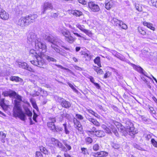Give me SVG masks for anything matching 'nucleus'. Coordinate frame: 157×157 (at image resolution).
I'll return each instance as SVG.
<instances>
[{
	"label": "nucleus",
	"mask_w": 157,
	"mask_h": 157,
	"mask_svg": "<svg viewBox=\"0 0 157 157\" xmlns=\"http://www.w3.org/2000/svg\"><path fill=\"white\" fill-rule=\"evenodd\" d=\"M117 123V122L116 121H113L112 122V124H109V126L111 129L112 131L115 135L117 137H118L119 135L116 128L117 127L116 123Z\"/></svg>",
	"instance_id": "nucleus-14"
},
{
	"label": "nucleus",
	"mask_w": 157,
	"mask_h": 157,
	"mask_svg": "<svg viewBox=\"0 0 157 157\" xmlns=\"http://www.w3.org/2000/svg\"><path fill=\"white\" fill-rule=\"evenodd\" d=\"M71 13L72 14L76 17H80L83 14L82 12L81 11L76 10H71Z\"/></svg>",
	"instance_id": "nucleus-23"
},
{
	"label": "nucleus",
	"mask_w": 157,
	"mask_h": 157,
	"mask_svg": "<svg viewBox=\"0 0 157 157\" xmlns=\"http://www.w3.org/2000/svg\"><path fill=\"white\" fill-rule=\"evenodd\" d=\"M51 142L54 146L59 148L62 151H66V147L58 140L54 138H52L51 140Z\"/></svg>",
	"instance_id": "nucleus-7"
},
{
	"label": "nucleus",
	"mask_w": 157,
	"mask_h": 157,
	"mask_svg": "<svg viewBox=\"0 0 157 157\" xmlns=\"http://www.w3.org/2000/svg\"><path fill=\"white\" fill-rule=\"evenodd\" d=\"M72 32L73 33V34L74 35H75V36H77L78 37H81V38L83 37L82 36H81L80 35L78 34V33L74 32V31H72Z\"/></svg>",
	"instance_id": "nucleus-63"
},
{
	"label": "nucleus",
	"mask_w": 157,
	"mask_h": 157,
	"mask_svg": "<svg viewBox=\"0 0 157 157\" xmlns=\"http://www.w3.org/2000/svg\"><path fill=\"white\" fill-rule=\"evenodd\" d=\"M82 153L85 155L88 154V150L86 148L82 147L81 148Z\"/></svg>",
	"instance_id": "nucleus-45"
},
{
	"label": "nucleus",
	"mask_w": 157,
	"mask_h": 157,
	"mask_svg": "<svg viewBox=\"0 0 157 157\" xmlns=\"http://www.w3.org/2000/svg\"><path fill=\"white\" fill-rule=\"evenodd\" d=\"M53 44L54 45V46H55L56 45L58 47H61L67 50H70L68 48L64 46L65 43L59 39L57 38L55 39L53 44Z\"/></svg>",
	"instance_id": "nucleus-10"
},
{
	"label": "nucleus",
	"mask_w": 157,
	"mask_h": 157,
	"mask_svg": "<svg viewBox=\"0 0 157 157\" xmlns=\"http://www.w3.org/2000/svg\"><path fill=\"white\" fill-rule=\"evenodd\" d=\"M94 62L100 67H101L100 63V58L99 57H97L94 60Z\"/></svg>",
	"instance_id": "nucleus-28"
},
{
	"label": "nucleus",
	"mask_w": 157,
	"mask_h": 157,
	"mask_svg": "<svg viewBox=\"0 0 157 157\" xmlns=\"http://www.w3.org/2000/svg\"><path fill=\"white\" fill-rule=\"evenodd\" d=\"M40 151L43 152L44 154H48V151L45 147L42 146H40Z\"/></svg>",
	"instance_id": "nucleus-33"
},
{
	"label": "nucleus",
	"mask_w": 157,
	"mask_h": 157,
	"mask_svg": "<svg viewBox=\"0 0 157 157\" xmlns=\"http://www.w3.org/2000/svg\"><path fill=\"white\" fill-rule=\"evenodd\" d=\"M61 116L63 118H65L68 119H69L71 118L70 115L67 113H63L62 114Z\"/></svg>",
	"instance_id": "nucleus-46"
},
{
	"label": "nucleus",
	"mask_w": 157,
	"mask_h": 157,
	"mask_svg": "<svg viewBox=\"0 0 157 157\" xmlns=\"http://www.w3.org/2000/svg\"><path fill=\"white\" fill-rule=\"evenodd\" d=\"M105 132L108 133L110 134L112 133V132L111 131V130H110V129L109 128H105Z\"/></svg>",
	"instance_id": "nucleus-60"
},
{
	"label": "nucleus",
	"mask_w": 157,
	"mask_h": 157,
	"mask_svg": "<svg viewBox=\"0 0 157 157\" xmlns=\"http://www.w3.org/2000/svg\"><path fill=\"white\" fill-rule=\"evenodd\" d=\"M116 57L124 61L125 59V58L124 56L121 55L120 53L118 52V53L115 56Z\"/></svg>",
	"instance_id": "nucleus-43"
},
{
	"label": "nucleus",
	"mask_w": 157,
	"mask_h": 157,
	"mask_svg": "<svg viewBox=\"0 0 157 157\" xmlns=\"http://www.w3.org/2000/svg\"><path fill=\"white\" fill-rule=\"evenodd\" d=\"M99 148V145L97 144H96L94 145L93 147V150L94 151H98Z\"/></svg>",
	"instance_id": "nucleus-47"
},
{
	"label": "nucleus",
	"mask_w": 157,
	"mask_h": 157,
	"mask_svg": "<svg viewBox=\"0 0 157 157\" xmlns=\"http://www.w3.org/2000/svg\"><path fill=\"white\" fill-rule=\"evenodd\" d=\"M42 9L41 14H44L46 13L47 10H52L53 6L52 4L48 1L45 2L42 6Z\"/></svg>",
	"instance_id": "nucleus-9"
},
{
	"label": "nucleus",
	"mask_w": 157,
	"mask_h": 157,
	"mask_svg": "<svg viewBox=\"0 0 157 157\" xmlns=\"http://www.w3.org/2000/svg\"><path fill=\"white\" fill-rule=\"evenodd\" d=\"M78 1L79 3L83 5H85L86 3V2L85 0H78Z\"/></svg>",
	"instance_id": "nucleus-58"
},
{
	"label": "nucleus",
	"mask_w": 157,
	"mask_h": 157,
	"mask_svg": "<svg viewBox=\"0 0 157 157\" xmlns=\"http://www.w3.org/2000/svg\"><path fill=\"white\" fill-rule=\"evenodd\" d=\"M45 58L49 62L52 61L55 62H56V60L54 58L48 56H46Z\"/></svg>",
	"instance_id": "nucleus-37"
},
{
	"label": "nucleus",
	"mask_w": 157,
	"mask_h": 157,
	"mask_svg": "<svg viewBox=\"0 0 157 157\" xmlns=\"http://www.w3.org/2000/svg\"><path fill=\"white\" fill-rule=\"evenodd\" d=\"M38 115L36 113H34L33 117V120L36 122H37V121L36 120V118L37 117Z\"/></svg>",
	"instance_id": "nucleus-59"
},
{
	"label": "nucleus",
	"mask_w": 157,
	"mask_h": 157,
	"mask_svg": "<svg viewBox=\"0 0 157 157\" xmlns=\"http://www.w3.org/2000/svg\"><path fill=\"white\" fill-rule=\"evenodd\" d=\"M67 84H68V85L72 89H73V90L75 91V92H76L77 91V89L74 87V86H73V85L72 84H71L69 82H68L67 83Z\"/></svg>",
	"instance_id": "nucleus-52"
},
{
	"label": "nucleus",
	"mask_w": 157,
	"mask_h": 157,
	"mask_svg": "<svg viewBox=\"0 0 157 157\" xmlns=\"http://www.w3.org/2000/svg\"><path fill=\"white\" fill-rule=\"evenodd\" d=\"M36 157H43V155L40 152L36 151Z\"/></svg>",
	"instance_id": "nucleus-56"
},
{
	"label": "nucleus",
	"mask_w": 157,
	"mask_h": 157,
	"mask_svg": "<svg viewBox=\"0 0 157 157\" xmlns=\"http://www.w3.org/2000/svg\"><path fill=\"white\" fill-rule=\"evenodd\" d=\"M99 157H104L108 155V152L104 151H101L99 152H98Z\"/></svg>",
	"instance_id": "nucleus-35"
},
{
	"label": "nucleus",
	"mask_w": 157,
	"mask_h": 157,
	"mask_svg": "<svg viewBox=\"0 0 157 157\" xmlns=\"http://www.w3.org/2000/svg\"><path fill=\"white\" fill-rule=\"evenodd\" d=\"M58 31L65 37V40L68 42L72 43L75 40V38L71 35L70 31L64 27H59Z\"/></svg>",
	"instance_id": "nucleus-4"
},
{
	"label": "nucleus",
	"mask_w": 157,
	"mask_h": 157,
	"mask_svg": "<svg viewBox=\"0 0 157 157\" xmlns=\"http://www.w3.org/2000/svg\"><path fill=\"white\" fill-rule=\"evenodd\" d=\"M59 13L58 12L57 13H51V16L54 18H56L58 17Z\"/></svg>",
	"instance_id": "nucleus-53"
},
{
	"label": "nucleus",
	"mask_w": 157,
	"mask_h": 157,
	"mask_svg": "<svg viewBox=\"0 0 157 157\" xmlns=\"http://www.w3.org/2000/svg\"><path fill=\"white\" fill-rule=\"evenodd\" d=\"M126 127L121 126L120 129L121 132L124 134L127 133L131 136H133L134 135L137 133V131L136 129L135 128L133 127V125L130 121H127L126 123Z\"/></svg>",
	"instance_id": "nucleus-3"
},
{
	"label": "nucleus",
	"mask_w": 157,
	"mask_h": 157,
	"mask_svg": "<svg viewBox=\"0 0 157 157\" xmlns=\"http://www.w3.org/2000/svg\"><path fill=\"white\" fill-rule=\"evenodd\" d=\"M121 21L119 20L116 18L113 17L112 18L111 22L114 25L117 26L119 25L120 22Z\"/></svg>",
	"instance_id": "nucleus-24"
},
{
	"label": "nucleus",
	"mask_w": 157,
	"mask_h": 157,
	"mask_svg": "<svg viewBox=\"0 0 157 157\" xmlns=\"http://www.w3.org/2000/svg\"><path fill=\"white\" fill-rule=\"evenodd\" d=\"M74 126L79 131L81 132L82 130V127L80 122L76 118L73 119Z\"/></svg>",
	"instance_id": "nucleus-18"
},
{
	"label": "nucleus",
	"mask_w": 157,
	"mask_h": 157,
	"mask_svg": "<svg viewBox=\"0 0 157 157\" xmlns=\"http://www.w3.org/2000/svg\"><path fill=\"white\" fill-rule=\"evenodd\" d=\"M132 66L134 69L140 73L146 76V72L142 68L138 66H136L135 64H133Z\"/></svg>",
	"instance_id": "nucleus-21"
},
{
	"label": "nucleus",
	"mask_w": 157,
	"mask_h": 157,
	"mask_svg": "<svg viewBox=\"0 0 157 157\" xmlns=\"http://www.w3.org/2000/svg\"><path fill=\"white\" fill-rule=\"evenodd\" d=\"M85 141L86 144H89L92 143L93 140L90 137H87L85 139Z\"/></svg>",
	"instance_id": "nucleus-41"
},
{
	"label": "nucleus",
	"mask_w": 157,
	"mask_h": 157,
	"mask_svg": "<svg viewBox=\"0 0 157 157\" xmlns=\"http://www.w3.org/2000/svg\"><path fill=\"white\" fill-rule=\"evenodd\" d=\"M23 109L25 111L24 112L21 107L20 105L16 103L13 108V114L15 117H18L22 121H25L26 119V116L29 117L30 121V124L33 125L34 123L32 120V117L33 115L32 112L29 110L26 105L23 106Z\"/></svg>",
	"instance_id": "nucleus-2"
},
{
	"label": "nucleus",
	"mask_w": 157,
	"mask_h": 157,
	"mask_svg": "<svg viewBox=\"0 0 157 157\" xmlns=\"http://www.w3.org/2000/svg\"><path fill=\"white\" fill-rule=\"evenodd\" d=\"M21 79L19 77L15 76H12L10 78V80L13 81L18 82L20 81Z\"/></svg>",
	"instance_id": "nucleus-32"
},
{
	"label": "nucleus",
	"mask_w": 157,
	"mask_h": 157,
	"mask_svg": "<svg viewBox=\"0 0 157 157\" xmlns=\"http://www.w3.org/2000/svg\"><path fill=\"white\" fill-rule=\"evenodd\" d=\"M0 18L3 20H7L9 15L4 9L0 8Z\"/></svg>",
	"instance_id": "nucleus-17"
},
{
	"label": "nucleus",
	"mask_w": 157,
	"mask_h": 157,
	"mask_svg": "<svg viewBox=\"0 0 157 157\" xmlns=\"http://www.w3.org/2000/svg\"><path fill=\"white\" fill-rule=\"evenodd\" d=\"M135 8L136 10L138 11H142V9L141 6L140 5L135 3Z\"/></svg>",
	"instance_id": "nucleus-36"
},
{
	"label": "nucleus",
	"mask_w": 157,
	"mask_h": 157,
	"mask_svg": "<svg viewBox=\"0 0 157 157\" xmlns=\"http://www.w3.org/2000/svg\"><path fill=\"white\" fill-rule=\"evenodd\" d=\"M46 39L48 41L50 42L52 44H53L55 39L53 36H48L46 37Z\"/></svg>",
	"instance_id": "nucleus-30"
},
{
	"label": "nucleus",
	"mask_w": 157,
	"mask_h": 157,
	"mask_svg": "<svg viewBox=\"0 0 157 157\" xmlns=\"http://www.w3.org/2000/svg\"><path fill=\"white\" fill-rule=\"evenodd\" d=\"M138 31L139 33L142 35H144L146 34V32L141 27H139L138 28Z\"/></svg>",
	"instance_id": "nucleus-31"
},
{
	"label": "nucleus",
	"mask_w": 157,
	"mask_h": 157,
	"mask_svg": "<svg viewBox=\"0 0 157 157\" xmlns=\"http://www.w3.org/2000/svg\"><path fill=\"white\" fill-rule=\"evenodd\" d=\"M64 127V130L65 133L66 134H69L70 131V129L68 126H67L66 123H64L63 124Z\"/></svg>",
	"instance_id": "nucleus-25"
},
{
	"label": "nucleus",
	"mask_w": 157,
	"mask_h": 157,
	"mask_svg": "<svg viewBox=\"0 0 157 157\" xmlns=\"http://www.w3.org/2000/svg\"><path fill=\"white\" fill-rule=\"evenodd\" d=\"M63 130V128H62L58 126H56L53 132H59L62 131Z\"/></svg>",
	"instance_id": "nucleus-34"
},
{
	"label": "nucleus",
	"mask_w": 157,
	"mask_h": 157,
	"mask_svg": "<svg viewBox=\"0 0 157 157\" xmlns=\"http://www.w3.org/2000/svg\"><path fill=\"white\" fill-rule=\"evenodd\" d=\"M119 26L122 29H126L128 28L126 24L124 23L122 21L120 22Z\"/></svg>",
	"instance_id": "nucleus-38"
},
{
	"label": "nucleus",
	"mask_w": 157,
	"mask_h": 157,
	"mask_svg": "<svg viewBox=\"0 0 157 157\" xmlns=\"http://www.w3.org/2000/svg\"><path fill=\"white\" fill-rule=\"evenodd\" d=\"M28 42L32 45H35L36 50L31 49L29 51V55L35 57V59L30 61L31 63L41 68H44L46 65V63L42 58L44 53L46 51V46L40 41V39L38 38L36 35L33 32H29L27 35Z\"/></svg>",
	"instance_id": "nucleus-1"
},
{
	"label": "nucleus",
	"mask_w": 157,
	"mask_h": 157,
	"mask_svg": "<svg viewBox=\"0 0 157 157\" xmlns=\"http://www.w3.org/2000/svg\"><path fill=\"white\" fill-rule=\"evenodd\" d=\"M87 133L90 136L95 135L98 137H103L105 135V133L104 132L101 130L96 131L95 128L93 127L92 128H90V130L87 131Z\"/></svg>",
	"instance_id": "nucleus-5"
},
{
	"label": "nucleus",
	"mask_w": 157,
	"mask_h": 157,
	"mask_svg": "<svg viewBox=\"0 0 157 157\" xmlns=\"http://www.w3.org/2000/svg\"><path fill=\"white\" fill-rule=\"evenodd\" d=\"M143 24L144 26H147L148 28L154 31L155 30V28L153 26V25L149 22L146 21H144L143 22Z\"/></svg>",
	"instance_id": "nucleus-22"
},
{
	"label": "nucleus",
	"mask_w": 157,
	"mask_h": 157,
	"mask_svg": "<svg viewBox=\"0 0 157 157\" xmlns=\"http://www.w3.org/2000/svg\"><path fill=\"white\" fill-rule=\"evenodd\" d=\"M112 147L115 149H118L120 148V145L119 144L116 143H113Z\"/></svg>",
	"instance_id": "nucleus-51"
},
{
	"label": "nucleus",
	"mask_w": 157,
	"mask_h": 157,
	"mask_svg": "<svg viewBox=\"0 0 157 157\" xmlns=\"http://www.w3.org/2000/svg\"><path fill=\"white\" fill-rule=\"evenodd\" d=\"M0 135H1V139L2 142L3 143H5V138L6 137V134L1 132H0Z\"/></svg>",
	"instance_id": "nucleus-40"
},
{
	"label": "nucleus",
	"mask_w": 157,
	"mask_h": 157,
	"mask_svg": "<svg viewBox=\"0 0 157 157\" xmlns=\"http://www.w3.org/2000/svg\"><path fill=\"white\" fill-rule=\"evenodd\" d=\"M89 10L90 12H97L100 10L99 6L95 2H90L88 3Z\"/></svg>",
	"instance_id": "nucleus-8"
},
{
	"label": "nucleus",
	"mask_w": 157,
	"mask_h": 157,
	"mask_svg": "<svg viewBox=\"0 0 157 157\" xmlns=\"http://www.w3.org/2000/svg\"><path fill=\"white\" fill-rule=\"evenodd\" d=\"M148 108L150 112V113L151 114H156V112L153 107L149 106L148 107Z\"/></svg>",
	"instance_id": "nucleus-48"
},
{
	"label": "nucleus",
	"mask_w": 157,
	"mask_h": 157,
	"mask_svg": "<svg viewBox=\"0 0 157 157\" xmlns=\"http://www.w3.org/2000/svg\"><path fill=\"white\" fill-rule=\"evenodd\" d=\"M151 2L153 6L157 8V0H151Z\"/></svg>",
	"instance_id": "nucleus-55"
},
{
	"label": "nucleus",
	"mask_w": 157,
	"mask_h": 157,
	"mask_svg": "<svg viewBox=\"0 0 157 157\" xmlns=\"http://www.w3.org/2000/svg\"><path fill=\"white\" fill-rule=\"evenodd\" d=\"M88 120L90 122L96 125V126H98L100 125V123L94 119L89 118L88 119Z\"/></svg>",
	"instance_id": "nucleus-27"
},
{
	"label": "nucleus",
	"mask_w": 157,
	"mask_h": 157,
	"mask_svg": "<svg viewBox=\"0 0 157 157\" xmlns=\"http://www.w3.org/2000/svg\"><path fill=\"white\" fill-rule=\"evenodd\" d=\"M75 117V118L79 120H82L84 118L83 117L82 115L78 114H76Z\"/></svg>",
	"instance_id": "nucleus-50"
},
{
	"label": "nucleus",
	"mask_w": 157,
	"mask_h": 157,
	"mask_svg": "<svg viewBox=\"0 0 157 157\" xmlns=\"http://www.w3.org/2000/svg\"><path fill=\"white\" fill-rule=\"evenodd\" d=\"M28 25L35 21L37 17L36 14H30L25 17Z\"/></svg>",
	"instance_id": "nucleus-11"
},
{
	"label": "nucleus",
	"mask_w": 157,
	"mask_h": 157,
	"mask_svg": "<svg viewBox=\"0 0 157 157\" xmlns=\"http://www.w3.org/2000/svg\"><path fill=\"white\" fill-rule=\"evenodd\" d=\"M54 98L58 102L60 103L61 105L63 107L68 108L71 106L70 102L66 101L63 98L56 96L54 97Z\"/></svg>",
	"instance_id": "nucleus-6"
},
{
	"label": "nucleus",
	"mask_w": 157,
	"mask_h": 157,
	"mask_svg": "<svg viewBox=\"0 0 157 157\" xmlns=\"http://www.w3.org/2000/svg\"><path fill=\"white\" fill-rule=\"evenodd\" d=\"M145 138L146 140H148L151 138V135L149 134H147V135L146 136Z\"/></svg>",
	"instance_id": "nucleus-64"
},
{
	"label": "nucleus",
	"mask_w": 157,
	"mask_h": 157,
	"mask_svg": "<svg viewBox=\"0 0 157 157\" xmlns=\"http://www.w3.org/2000/svg\"><path fill=\"white\" fill-rule=\"evenodd\" d=\"M83 32L85 33L89 37H91L92 35V33L90 31L88 30L85 29V30Z\"/></svg>",
	"instance_id": "nucleus-44"
},
{
	"label": "nucleus",
	"mask_w": 157,
	"mask_h": 157,
	"mask_svg": "<svg viewBox=\"0 0 157 157\" xmlns=\"http://www.w3.org/2000/svg\"><path fill=\"white\" fill-rule=\"evenodd\" d=\"M110 75V73L109 71H107L106 72V73L105 74L104 76V78H106L108 77H109Z\"/></svg>",
	"instance_id": "nucleus-57"
},
{
	"label": "nucleus",
	"mask_w": 157,
	"mask_h": 157,
	"mask_svg": "<svg viewBox=\"0 0 157 157\" xmlns=\"http://www.w3.org/2000/svg\"><path fill=\"white\" fill-rule=\"evenodd\" d=\"M17 25L22 28H25L28 26L26 19L25 17H21L18 20Z\"/></svg>",
	"instance_id": "nucleus-15"
},
{
	"label": "nucleus",
	"mask_w": 157,
	"mask_h": 157,
	"mask_svg": "<svg viewBox=\"0 0 157 157\" xmlns=\"http://www.w3.org/2000/svg\"><path fill=\"white\" fill-rule=\"evenodd\" d=\"M151 144H152L153 145L154 147H157V142L154 139H151Z\"/></svg>",
	"instance_id": "nucleus-49"
},
{
	"label": "nucleus",
	"mask_w": 157,
	"mask_h": 157,
	"mask_svg": "<svg viewBox=\"0 0 157 157\" xmlns=\"http://www.w3.org/2000/svg\"><path fill=\"white\" fill-rule=\"evenodd\" d=\"M51 46L52 48H53L56 52L59 53V54L61 56H65L67 55L66 52L63 49H59L57 48L55 46H54V45H51Z\"/></svg>",
	"instance_id": "nucleus-19"
},
{
	"label": "nucleus",
	"mask_w": 157,
	"mask_h": 157,
	"mask_svg": "<svg viewBox=\"0 0 157 157\" xmlns=\"http://www.w3.org/2000/svg\"><path fill=\"white\" fill-rule=\"evenodd\" d=\"M108 51L112 53V54L114 56H116V55L118 53V52L114 50H110L109 49Z\"/></svg>",
	"instance_id": "nucleus-54"
},
{
	"label": "nucleus",
	"mask_w": 157,
	"mask_h": 157,
	"mask_svg": "<svg viewBox=\"0 0 157 157\" xmlns=\"http://www.w3.org/2000/svg\"><path fill=\"white\" fill-rule=\"evenodd\" d=\"M99 154L98 152L97 153H93L92 155L94 157H99Z\"/></svg>",
	"instance_id": "nucleus-62"
},
{
	"label": "nucleus",
	"mask_w": 157,
	"mask_h": 157,
	"mask_svg": "<svg viewBox=\"0 0 157 157\" xmlns=\"http://www.w3.org/2000/svg\"><path fill=\"white\" fill-rule=\"evenodd\" d=\"M15 94V92L10 89H9L2 92V95L4 96H9L10 97H12Z\"/></svg>",
	"instance_id": "nucleus-20"
},
{
	"label": "nucleus",
	"mask_w": 157,
	"mask_h": 157,
	"mask_svg": "<svg viewBox=\"0 0 157 157\" xmlns=\"http://www.w3.org/2000/svg\"><path fill=\"white\" fill-rule=\"evenodd\" d=\"M88 78L90 79V81L93 83L94 82V78L91 76H90Z\"/></svg>",
	"instance_id": "nucleus-61"
},
{
	"label": "nucleus",
	"mask_w": 157,
	"mask_h": 157,
	"mask_svg": "<svg viewBox=\"0 0 157 157\" xmlns=\"http://www.w3.org/2000/svg\"><path fill=\"white\" fill-rule=\"evenodd\" d=\"M16 63L19 67L27 70L30 72H34V70L25 62L19 61L16 62Z\"/></svg>",
	"instance_id": "nucleus-12"
},
{
	"label": "nucleus",
	"mask_w": 157,
	"mask_h": 157,
	"mask_svg": "<svg viewBox=\"0 0 157 157\" xmlns=\"http://www.w3.org/2000/svg\"><path fill=\"white\" fill-rule=\"evenodd\" d=\"M82 55H83V57L85 58L87 60H90L93 56V55L88 54L85 52L82 53Z\"/></svg>",
	"instance_id": "nucleus-26"
},
{
	"label": "nucleus",
	"mask_w": 157,
	"mask_h": 157,
	"mask_svg": "<svg viewBox=\"0 0 157 157\" xmlns=\"http://www.w3.org/2000/svg\"><path fill=\"white\" fill-rule=\"evenodd\" d=\"M86 110L89 113L94 116L95 117L97 118L99 117L100 116L97 113H95L91 109H86Z\"/></svg>",
	"instance_id": "nucleus-29"
},
{
	"label": "nucleus",
	"mask_w": 157,
	"mask_h": 157,
	"mask_svg": "<svg viewBox=\"0 0 157 157\" xmlns=\"http://www.w3.org/2000/svg\"><path fill=\"white\" fill-rule=\"evenodd\" d=\"M116 2L113 0H105V8L107 10H109L116 4Z\"/></svg>",
	"instance_id": "nucleus-16"
},
{
	"label": "nucleus",
	"mask_w": 157,
	"mask_h": 157,
	"mask_svg": "<svg viewBox=\"0 0 157 157\" xmlns=\"http://www.w3.org/2000/svg\"><path fill=\"white\" fill-rule=\"evenodd\" d=\"M56 121V119L55 117H50L49 118V121L47 123L48 127L52 132L55 127V123Z\"/></svg>",
	"instance_id": "nucleus-13"
},
{
	"label": "nucleus",
	"mask_w": 157,
	"mask_h": 157,
	"mask_svg": "<svg viewBox=\"0 0 157 157\" xmlns=\"http://www.w3.org/2000/svg\"><path fill=\"white\" fill-rule=\"evenodd\" d=\"M12 97H13L16 99L18 100L19 101H22L21 97L17 94V93L15 92V94Z\"/></svg>",
	"instance_id": "nucleus-42"
},
{
	"label": "nucleus",
	"mask_w": 157,
	"mask_h": 157,
	"mask_svg": "<svg viewBox=\"0 0 157 157\" xmlns=\"http://www.w3.org/2000/svg\"><path fill=\"white\" fill-rule=\"evenodd\" d=\"M76 27L78 28L82 31L83 32L85 30V26L83 25H81L79 24H78L76 25Z\"/></svg>",
	"instance_id": "nucleus-39"
}]
</instances>
